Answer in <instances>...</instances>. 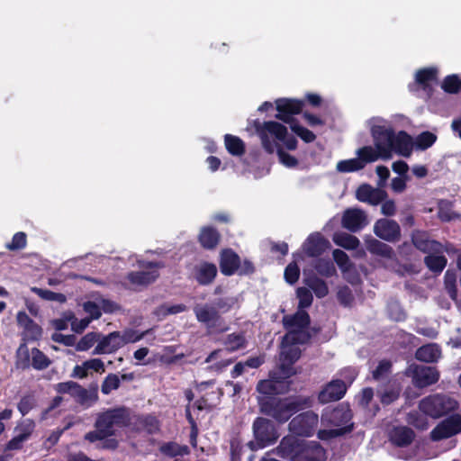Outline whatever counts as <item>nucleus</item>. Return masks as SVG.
<instances>
[{"instance_id":"f257e3e1","label":"nucleus","mask_w":461,"mask_h":461,"mask_svg":"<svg viewBox=\"0 0 461 461\" xmlns=\"http://www.w3.org/2000/svg\"><path fill=\"white\" fill-rule=\"evenodd\" d=\"M283 324L287 330L283 338L280 352L281 366L284 368L299 359L301 349L297 345L306 343L310 339V316L306 312L299 311L294 315L285 316Z\"/></svg>"},{"instance_id":"f03ea898","label":"nucleus","mask_w":461,"mask_h":461,"mask_svg":"<svg viewBox=\"0 0 461 461\" xmlns=\"http://www.w3.org/2000/svg\"><path fill=\"white\" fill-rule=\"evenodd\" d=\"M369 124L374 145L382 153V159H390L393 152L403 157L411 155V138L405 131L395 134L393 128L380 118L371 119Z\"/></svg>"},{"instance_id":"7ed1b4c3","label":"nucleus","mask_w":461,"mask_h":461,"mask_svg":"<svg viewBox=\"0 0 461 461\" xmlns=\"http://www.w3.org/2000/svg\"><path fill=\"white\" fill-rule=\"evenodd\" d=\"M256 130L267 152L271 154L276 151L281 163L286 167H293L297 165V159L285 152L279 143L282 142L290 150L296 149L297 140L293 135L288 134L285 126L270 121L256 124Z\"/></svg>"},{"instance_id":"20e7f679","label":"nucleus","mask_w":461,"mask_h":461,"mask_svg":"<svg viewBox=\"0 0 461 461\" xmlns=\"http://www.w3.org/2000/svg\"><path fill=\"white\" fill-rule=\"evenodd\" d=\"M258 400L260 411L280 423L286 422L294 413L310 408L313 403L312 397L302 395L285 399L260 396Z\"/></svg>"},{"instance_id":"39448f33","label":"nucleus","mask_w":461,"mask_h":461,"mask_svg":"<svg viewBox=\"0 0 461 461\" xmlns=\"http://www.w3.org/2000/svg\"><path fill=\"white\" fill-rule=\"evenodd\" d=\"M131 423L130 411L125 407L109 409L97 415L95 427L101 428L108 436L115 434L116 428L126 427Z\"/></svg>"},{"instance_id":"423d86ee","label":"nucleus","mask_w":461,"mask_h":461,"mask_svg":"<svg viewBox=\"0 0 461 461\" xmlns=\"http://www.w3.org/2000/svg\"><path fill=\"white\" fill-rule=\"evenodd\" d=\"M55 389L59 393L69 394L84 408H89L98 401L97 384L86 390L74 381H68L57 384Z\"/></svg>"},{"instance_id":"0eeeda50","label":"nucleus","mask_w":461,"mask_h":461,"mask_svg":"<svg viewBox=\"0 0 461 461\" xmlns=\"http://www.w3.org/2000/svg\"><path fill=\"white\" fill-rule=\"evenodd\" d=\"M352 419L351 410L343 404L339 405L322 414V420L333 426L340 427L329 431H320V434H328L329 437H337L351 430L352 425H348Z\"/></svg>"},{"instance_id":"6e6552de","label":"nucleus","mask_w":461,"mask_h":461,"mask_svg":"<svg viewBox=\"0 0 461 461\" xmlns=\"http://www.w3.org/2000/svg\"><path fill=\"white\" fill-rule=\"evenodd\" d=\"M457 402L455 399L444 395L434 394L425 397L420 402L419 408L426 415L434 419L439 418L456 410Z\"/></svg>"},{"instance_id":"1a4fd4ad","label":"nucleus","mask_w":461,"mask_h":461,"mask_svg":"<svg viewBox=\"0 0 461 461\" xmlns=\"http://www.w3.org/2000/svg\"><path fill=\"white\" fill-rule=\"evenodd\" d=\"M253 432L257 442L255 443L250 441L249 443V446L252 450L272 444L279 437L273 422L261 417L257 418L254 420Z\"/></svg>"},{"instance_id":"9d476101","label":"nucleus","mask_w":461,"mask_h":461,"mask_svg":"<svg viewBox=\"0 0 461 461\" xmlns=\"http://www.w3.org/2000/svg\"><path fill=\"white\" fill-rule=\"evenodd\" d=\"M138 265L140 270L131 271L126 276L130 285L133 287L146 286L155 282L158 277V269L163 267L158 262L139 261Z\"/></svg>"},{"instance_id":"9b49d317","label":"nucleus","mask_w":461,"mask_h":461,"mask_svg":"<svg viewBox=\"0 0 461 461\" xmlns=\"http://www.w3.org/2000/svg\"><path fill=\"white\" fill-rule=\"evenodd\" d=\"M318 415L308 411L295 416L289 423V430L296 435L310 437L312 436L318 425Z\"/></svg>"},{"instance_id":"f8f14e48","label":"nucleus","mask_w":461,"mask_h":461,"mask_svg":"<svg viewBox=\"0 0 461 461\" xmlns=\"http://www.w3.org/2000/svg\"><path fill=\"white\" fill-rule=\"evenodd\" d=\"M406 375L412 379V384L419 388L427 387L436 384L439 379V373L433 366H410Z\"/></svg>"},{"instance_id":"ddd939ff","label":"nucleus","mask_w":461,"mask_h":461,"mask_svg":"<svg viewBox=\"0 0 461 461\" xmlns=\"http://www.w3.org/2000/svg\"><path fill=\"white\" fill-rule=\"evenodd\" d=\"M196 320L204 324L208 329L219 328L222 319L217 309L209 303H200L194 307Z\"/></svg>"},{"instance_id":"4468645a","label":"nucleus","mask_w":461,"mask_h":461,"mask_svg":"<svg viewBox=\"0 0 461 461\" xmlns=\"http://www.w3.org/2000/svg\"><path fill=\"white\" fill-rule=\"evenodd\" d=\"M459 432H461V417L454 415L438 424L430 432V438L434 441H438Z\"/></svg>"},{"instance_id":"2eb2a0df","label":"nucleus","mask_w":461,"mask_h":461,"mask_svg":"<svg viewBox=\"0 0 461 461\" xmlns=\"http://www.w3.org/2000/svg\"><path fill=\"white\" fill-rule=\"evenodd\" d=\"M374 233L388 242H396L401 239L400 225L393 220H377L374 225Z\"/></svg>"},{"instance_id":"dca6fc26","label":"nucleus","mask_w":461,"mask_h":461,"mask_svg":"<svg viewBox=\"0 0 461 461\" xmlns=\"http://www.w3.org/2000/svg\"><path fill=\"white\" fill-rule=\"evenodd\" d=\"M347 392V384L340 379L328 383L319 393L318 400L321 403H328L340 400Z\"/></svg>"},{"instance_id":"f3484780","label":"nucleus","mask_w":461,"mask_h":461,"mask_svg":"<svg viewBox=\"0 0 461 461\" xmlns=\"http://www.w3.org/2000/svg\"><path fill=\"white\" fill-rule=\"evenodd\" d=\"M303 108V102L292 99H279L276 101L278 113L276 118L288 124H294L293 114H298Z\"/></svg>"},{"instance_id":"a211bd4d","label":"nucleus","mask_w":461,"mask_h":461,"mask_svg":"<svg viewBox=\"0 0 461 461\" xmlns=\"http://www.w3.org/2000/svg\"><path fill=\"white\" fill-rule=\"evenodd\" d=\"M294 461H324L325 450L317 442H301L299 453L294 457Z\"/></svg>"},{"instance_id":"6ab92c4d","label":"nucleus","mask_w":461,"mask_h":461,"mask_svg":"<svg viewBox=\"0 0 461 461\" xmlns=\"http://www.w3.org/2000/svg\"><path fill=\"white\" fill-rule=\"evenodd\" d=\"M367 223V217L364 211L357 208H351L344 212L342 226L347 230L357 232Z\"/></svg>"},{"instance_id":"aec40b11","label":"nucleus","mask_w":461,"mask_h":461,"mask_svg":"<svg viewBox=\"0 0 461 461\" xmlns=\"http://www.w3.org/2000/svg\"><path fill=\"white\" fill-rule=\"evenodd\" d=\"M411 241L415 248L423 253H442V245L430 240L429 234L422 230H414L411 234Z\"/></svg>"},{"instance_id":"412c9836","label":"nucleus","mask_w":461,"mask_h":461,"mask_svg":"<svg viewBox=\"0 0 461 461\" xmlns=\"http://www.w3.org/2000/svg\"><path fill=\"white\" fill-rule=\"evenodd\" d=\"M386 196V192L381 187L374 188L366 184L360 185L356 192V197L358 201L371 205L379 204L385 200Z\"/></svg>"},{"instance_id":"4be33fe9","label":"nucleus","mask_w":461,"mask_h":461,"mask_svg":"<svg viewBox=\"0 0 461 461\" xmlns=\"http://www.w3.org/2000/svg\"><path fill=\"white\" fill-rule=\"evenodd\" d=\"M119 341V331H113L107 335L100 332V339L95 346L94 355L112 354L121 348Z\"/></svg>"},{"instance_id":"5701e85b","label":"nucleus","mask_w":461,"mask_h":461,"mask_svg":"<svg viewBox=\"0 0 461 461\" xmlns=\"http://www.w3.org/2000/svg\"><path fill=\"white\" fill-rule=\"evenodd\" d=\"M301 442V439L294 436H286L283 438L275 452L281 458L294 461V457L299 453Z\"/></svg>"},{"instance_id":"b1692460","label":"nucleus","mask_w":461,"mask_h":461,"mask_svg":"<svg viewBox=\"0 0 461 461\" xmlns=\"http://www.w3.org/2000/svg\"><path fill=\"white\" fill-rule=\"evenodd\" d=\"M330 247V242L320 233L311 234L303 245L309 257H318Z\"/></svg>"},{"instance_id":"393cba45","label":"nucleus","mask_w":461,"mask_h":461,"mask_svg":"<svg viewBox=\"0 0 461 461\" xmlns=\"http://www.w3.org/2000/svg\"><path fill=\"white\" fill-rule=\"evenodd\" d=\"M240 267V257L231 249H223L220 255V269L225 276L233 275Z\"/></svg>"},{"instance_id":"a878e982","label":"nucleus","mask_w":461,"mask_h":461,"mask_svg":"<svg viewBox=\"0 0 461 461\" xmlns=\"http://www.w3.org/2000/svg\"><path fill=\"white\" fill-rule=\"evenodd\" d=\"M415 437L413 430L405 426L394 427L389 432L390 441L400 447L411 444Z\"/></svg>"},{"instance_id":"bb28decb","label":"nucleus","mask_w":461,"mask_h":461,"mask_svg":"<svg viewBox=\"0 0 461 461\" xmlns=\"http://www.w3.org/2000/svg\"><path fill=\"white\" fill-rule=\"evenodd\" d=\"M217 275V267L212 263L203 262L194 267V277L203 285L211 284Z\"/></svg>"},{"instance_id":"cd10ccee","label":"nucleus","mask_w":461,"mask_h":461,"mask_svg":"<svg viewBox=\"0 0 461 461\" xmlns=\"http://www.w3.org/2000/svg\"><path fill=\"white\" fill-rule=\"evenodd\" d=\"M365 244L366 249L372 254L387 258H392L393 256V249L389 245L373 237H366L365 239Z\"/></svg>"},{"instance_id":"c85d7f7f","label":"nucleus","mask_w":461,"mask_h":461,"mask_svg":"<svg viewBox=\"0 0 461 461\" xmlns=\"http://www.w3.org/2000/svg\"><path fill=\"white\" fill-rule=\"evenodd\" d=\"M441 356L440 348L436 344H428L419 348L415 353V357L418 360L432 363L439 359Z\"/></svg>"},{"instance_id":"c756f323","label":"nucleus","mask_w":461,"mask_h":461,"mask_svg":"<svg viewBox=\"0 0 461 461\" xmlns=\"http://www.w3.org/2000/svg\"><path fill=\"white\" fill-rule=\"evenodd\" d=\"M303 283L308 288L312 289L319 298L325 297L329 293L327 284L314 274L306 276L303 279Z\"/></svg>"},{"instance_id":"7c9ffc66","label":"nucleus","mask_w":461,"mask_h":461,"mask_svg":"<svg viewBox=\"0 0 461 461\" xmlns=\"http://www.w3.org/2000/svg\"><path fill=\"white\" fill-rule=\"evenodd\" d=\"M199 240L204 249H212L218 245L220 234L212 227H204L201 230Z\"/></svg>"},{"instance_id":"2f4dec72","label":"nucleus","mask_w":461,"mask_h":461,"mask_svg":"<svg viewBox=\"0 0 461 461\" xmlns=\"http://www.w3.org/2000/svg\"><path fill=\"white\" fill-rule=\"evenodd\" d=\"M357 158L360 161H362L363 167H365L366 164L375 162L379 158L382 159V153L375 147L372 146H365L357 150Z\"/></svg>"},{"instance_id":"473e14b6","label":"nucleus","mask_w":461,"mask_h":461,"mask_svg":"<svg viewBox=\"0 0 461 461\" xmlns=\"http://www.w3.org/2000/svg\"><path fill=\"white\" fill-rule=\"evenodd\" d=\"M425 257L424 263L427 267L435 273H441L447 265V258L443 255H438V253H428Z\"/></svg>"},{"instance_id":"72a5a7b5","label":"nucleus","mask_w":461,"mask_h":461,"mask_svg":"<svg viewBox=\"0 0 461 461\" xmlns=\"http://www.w3.org/2000/svg\"><path fill=\"white\" fill-rule=\"evenodd\" d=\"M333 241L336 245L346 249H355L359 245V240L346 232H338L333 235Z\"/></svg>"},{"instance_id":"f704fd0d","label":"nucleus","mask_w":461,"mask_h":461,"mask_svg":"<svg viewBox=\"0 0 461 461\" xmlns=\"http://www.w3.org/2000/svg\"><path fill=\"white\" fill-rule=\"evenodd\" d=\"M224 142L227 150L233 156H241L245 153V144L239 137L226 134Z\"/></svg>"},{"instance_id":"c9c22d12","label":"nucleus","mask_w":461,"mask_h":461,"mask_svg":"<svg viewBox=\"0 0 461 461\" xmlns=\"http://www.w3.org/2000/svg\"><path fill=\"white\" fill-rule=\"evenodd\" d=\"M438 216L443 221H450L461 217L460 214L453 211V203L447 200L438 202Z\"/></svg>"},{"instance_id":"e433bc0d","label":"nucleus","mask_w":461,"mask_h":461,"mask_svg":"<svg viewBox=\"0 0 461 461\" xmlns=\"http://www.w3.org/2000/svg\"><path fill=\"white\" fill-rule=\"evenodd\" d=\"M436 140V134L430 131H423L416 137L413 142L411 141V148L414 147L416 149L425 150L431 147Z\"/></svg>"},{"instance_id":"4c0bfd02","label":"nucleus","mask_w":461,"mask_h":461,"mask_svg":"<svg viewBox=\"0 0 461 461\" xmlns=\"http://www.w3.org/2000/svg\"><path fill=\"white\" fill-rule=\"evenodd\" d=\"M416 82L422 86L423 89L429 94L430 82L436 79V70L433 68H424L420 69L416 73Z\"/></svg>"},{"instance_id":"58836bf2","label":"nucleus","mask_w":461,"mask_h":461,"mask_svg":"<svg viewBox=\"0 0 461 461\" xmlns=\"http://www.w3.org/2000/svg\"><path fill=\"white\" fill-rule=\"evenodd\" d=\"M246 339L240 333L229 334L224 339V345L228 351L233 352L246 347Z\"/></svg>"},{"instance_id":"ea45409f","label":"nucleus","mask_w":461,"mask_h":461,"mask_svg":"<svg viewBox=\"0 0 461 461\" xmlns=\"http://www.w3.org/2000/svg\"><path fill=\"white\" fill-rule=\"evenodd\" d=\"M31 291L46 301L58 302L59 303H64L67 301L66 295L60 293H55L50 290L41 289L36 286L32 287Z\"/></svg>"},{"instance_id":"a19ab883","label":"nucleus","mask_w":461,"mask_h":461,"mask_svg":"<svg viewBox=\"0 0 461 461\" xmlns=\"http://www.w3.org/2000/svg\"><path fill=\"white\" fill-rule=\"evenodd\" d=\"M100 339V332L91 331L83 336L77 343L76 349L77 351H86L94 345H97Z\"/></svg>"},{"instance_id":"79ce46f5","label":"nucleus","mask_w":461,"mask_h":461,"mask_svg":"<svg viewBox=\"0 0 461 461\" xmlns=\"http://www.w3.org/2000/svg\"><path fill=\"white\" fill-rule=\"evenodd\" d=\"M148 333L149 330L138 333L136 330L131 329L119 331V341L121 347L122 348L126 344L137 342L142 339Z\"/></svg>"},{"instance_id":"37998d69","label":"nucleus","mask_w":461,"mask_h":461,"mask_svg":"<svg viewBox=\"0 0 461 461\" xmlns=\"http://www.w3.org/2000/svg\"><path fill=\"white\" fill-rule=\"evenodd\" d=\"M30 357H32V352L30 353L25 344H21L16 351V367L23 370L29 368L31 365Z\"/></svg>"},{"instance_id":"c03bdc74","label":"nucleus","mask_w":461,"mask_h":461,"mask_svg":"<svg viewBox=\"0 0 461 461\" xmlns=\"http://www.w3.org/2000/svg\"><path fill=\"white\" fill-rule=\"evenodd\" d=\"M274 379L275 377L259 381L257 385V391L266 397L278 393L279 389L277 388V383Z\"/></svg>"},{"instance_id":"a18cd8bd","label":"nucleus","mask_w":461,"mask_h":461,"mask_svg":"<svg viewBox=\"0 0 461 461\" xmlns=\"http://www.w3.org/2000/svg\"><path fill=\"white\" fill-rule=\"evenodd\" d=\"M35 429V422L31 419H25L21 420L14 429L16 435L25 439L26 441L30 438Z\"/></svg>"},{"instance_id":"49530a36","label":"nucleus","mask_w":461,"mask_h":461,"mask_svg":"<svg viewBox=\"0 0 461 461\" xmlns=\"http://www.w3.org/2000/svg\"><path fill=\"white\" fill-rule=\"evenodd\" d=\"M158 421L154 416L147 415L138 418V429L153 434L158 430Z\"/></svg>"},{"instance_id":"de8ad7c7","label":"nucleus","mask_w":461,"mask_h":461,"mask_svg":"<svg viewBox=\"0 0 461 461\" xmlns=\"http://www.w3.org/2000/svg\"><path fill=\"white\" fill-rule=\"evenodd\" d=\"M50 365V360L38 348L32 349V366L37 370L47 368Z\"/></svg>"},{"instance_id":"09e8293b","label":"nucleus","mask_w":461,"mask_h":461,"mask_svg":"<svg viewBox=\"0 0 461 461\" xmlns=\"http://www.w3.org/2000/svg\"><path fill=\"white\" fill-rule=\"evenodd\" d=\"M336 168L339 172L347 173L360 170L363 167L362 161L358 158L340 160L338 162Z\"/></svg>"},{"instance_id":"8fccbe9b","label":"nucleus","mask_w":461,"mask_h":461,"mask_svg":"<svg viewBox=\"0 0 461 461\" xmlns=\"http://www.w3.org/2000/svg\"><path fill=\"white\" fill-rule=\"evenodd\" d=\"M314 268L321 276L325 277L332 276L336 273L333 263L329 259H318L314 264Z\"/></svg>"},{"instance_id":"3c124183","label":"nucleus","mask_w":461,"mask_h":461,"mask_svg":"<svg viewBox=\"0 0 461 461\" xmlns=\"http://www.w3.org/2000/svg\"><path fill=\"white\" fill-rule=\"evenodd\" d=\"M121 380L116 374H109L102 383L101 391L107 395L120 387Z\"/></svg>"},{"instance_id":"603ef678","label":"nucleus","mask_w":461,"mask_h":461,"mask_svg":"<svg viewBox=\"0 0 461 461\" xmlns=\"http://www.w3.org/2000/svg\"><path fill=\"white\" fill-rule=\"evenodd\" d=\"M186 447H181L175 442L165 443L159 447L160 452L168 456H181L186 452Z\"/></svg>"},{"instance_id":"864d4df0","label":"nucleus","mask_w":461,"mask_h":461,"mask_svg":"<svg viewBox=\"0 0 461 461\" xmlns=\"http://www.w3.org/2000/svg\"><path fill=\"white\" fill-rule=\"evenodd\" d=\"M186 310L187 307L183 303L175 305L162 304L156 309L155 313L159 317H166L168 314H176Z\"/></svg>"},{"instance_id":"5fc2aeb1","label":"nucleus","mask_w":461,"mask_h":461,"mask_svg":"<svg viewBox=\"0 0 461 461\" xmlns=\"http://www.w3.org/2000/svg\"><path fill=\"white\" fill-rule=\"evenodd\" d=\"M37 405L36 398L33 394H26L23 396L17 404V408L23 416L26 415L30 411Z\"/></svg>"},{"instance_id":"6e6d98bb","label":"nucleus","mask_w":461,"mask_h":461,"mask_svg":"<svg viewBox=\"0 0 461 461\" xmlns=\"http://www.w3.org/2000/svg\"><path fill=\"white\" fill-rule=\"evenodd\" d=\"M237 303V299L235 297H224L220 298L215 301L213 306L217 309L218 312L225 313L230 311L234 305Z\"/></svg>"},{"instance_id":"4d7b16f0","label":"nucleus","mask_w":461,"mask_h":461,"mask_svg":"<svg viewBox=\"0 0 461 461\" xmlns=\"http://www.w3.org/2000/svg\"><path fill=\"white\" fill-rule=\"evenodd\" d=\"M83 310L88 316L86 318L90 321L98 320L102 316L100 305L95 302L87 301L83 303Z\"/></svg>"},{"instance_id":"13d9d810","label":"nucleus","mask_w":461,"mask_h":461,"mask_svg":"<svg viewBox=\"0 0 461 461\" xmlns=\"http://www.w3.org/2000/svg\"><path fill=\"white\" fill-rule=\"evenodd\" d=\"M444 279H445V287H446L447 294L453 300H456V274L454 272L447 270L445 274Z\"/></svg>"},{"instance_id":"bf43d9fd","label":"nucleus","mask_w":461,"mask_h":461,"mask_svg":"<svg viewBox=\"0 0 461 461\" xmlns=\"http://www.w3.org/2000/svg\"><path fill=\"white\" fill-rule=\"evenodd\" d=\"M68 320H69V321H71L72 330L77 333L83 332L85 330V329H86L91 322L90 319H88L86 317L84 319H81V320H77L72 312L68 313Z\"/></svg>"},{"instance_id":"052dcab7","label":"nucleus","mask_w":461,"mask_h":461,"mask_svg":"<svg viewBox=\"0 0 461 461\" xmlns=\"http://www.w3.org/2000/svg\"><path fill=\"white\" fill-rule=\"evenodd\" d=\"M297 297L299 299V308H307L312 303V294L306 287H300L297 289Z\"/></svg>"},{"instance_id":"680f3d73","label":"nucleus","mask_w":461,"mask_h":461,"mask_svg":"<svg viewBox=\"0 0 461 461\" xmlns=\"http://www.w3.org/2000/svg\"><path fill=\"white\" fill-rule=\"evenodd\" d=\"M291 129L305 142H312L315 140V135L312 131L297 123L291 124Z\"/></svg>"},{"instance_id":"e2e57ef3","label":"nucleus","mask_w":461,"mask_h":461,"mask_svg":"<svg viewBox=\"0 0 461 461\" xmlns=\"http://www.w3.org/2000/svg\"><path fill=\"white\" fill-rule=\"evenodd\" d=\"M333 258L342 271H347L351 266L348 256L340 249L333 251Z\"/></svg>"},{"instance_id":"0e129e2a","label":"nucleus","mask_w":461,"mask_h":461,"mask_svg":"<svg viewBox=\"0 0 461 461\" xmlns=\"http://www.w3.org/2000/svg\"><path fill=\"white\" fill-rule=\"evenodd\" d=\"M26 246V234L24 232H17L14 235L13 240L6 245L9 250L22 249Z\"/></svg>"},{"instance_id":"69168bd1","label":"nucleus","mask_w":461,"mask_h":461,"mask_svg":"<svg viewBox=\"0 0 461 461\" xmlns=\"http://www.w3.org/2000/svg\"><path fill=\"white\" fill-rule=\"evenodd\" d=\"M459 77L456 75L448 76L445 78L442 87L446 92L456 93L460 90Z\"/></svg>"},{"instance_id":"338daca9","label":"nucleus","mask_w":461,"mask_h":461,"mask_svg":"<svg viewBox=\"0 0 461 461\" xmlns=\"http://www.w3.org/2000/svg\"><path fill=\"white\" fill-rule=\"evenodd\" d=\"M25 333V336L28 339L36 340L38 339L42 333L41 328L33 321H31L29 325H26L23 328Z\"/></svg>"},{"instance_id":"774afa93","label":"nucleus","mask_w":461,"mask_h":461,"mask_svg":"<svg viewBox=\"0 0 461 461\" xmlns=\"http://www.w3.org/2000/svg\"><path fill=\"white\" fill-rule=\"evenodd\" d=\"M300 270L295 263H290L285 270V278L289 284H294L299 278Z\"/></svg>"}]
</instances>
